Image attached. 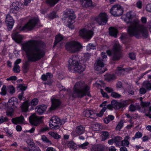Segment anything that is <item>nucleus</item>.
<instances>
[{
	"mask_svg": "<svg viewBox=\"0 0 151 151\" xmlns=\"http://www.w3.org/2000/svg\"><path fill=\"white\" fill-rule=\"evenodd\" d=\"M22 49L27 54L35 57H42L45 54V50L35 46L33 41L24 44L22 45Z\"/></svg>",
	"mask_w": 151,
	"mask_h": 151,
	"instance_id": "1",
	"label": "nucleus"
},
{
	"mask_svg": "<svg viewBox=\"0 0 151 151\" xmlns=\"http://www.w3.org/2000/svg\"><path fill=\"white\" fill-rule=\"evenodd\" d=\"M89 90V87L84 82H77L73 87L72 96L73 97H77L81 98L86 95L90 96Z\"/></svg>",
	"mask_w": 151,
	"mask_h": 151,
	"instance_id": "2",
	"label": "nucleus"
},
{
	"mask_svg": "<svg viewBox=\"0 0 151 151\" xmlns=\"http://www.w3.org/2000/svg\"><path fill=\"white\" fill-rule=\"evenodd\" d=\"M139 22L137 20L135 22H133L128 27L127 32L130 36H134L139 38L147 33V29L144 26L139 25Z\"/></svg>",
	"mask_w": 151,
	"mask_h": 151,
	"instance_id": "3",
	"label": "nucleus"
},
{
	"mask_svg": "<svg viewBox=\"0 0 151 151\" xmlns=\"http://www.w3.org/2000/svg\"><path fill=\"white\" fill-rule=\"evenodd\" d=\"M75 57H71L68 62V68L70 71L73 73H81L85 70V66L75 59Z\"/></svg>",
	"mask_w": 151,
	"mask_h": 151,
	"instance_id": "4",
	"label": "nucleus"
},
{
	"mask_svg": "<svg viewBox=\"0 0 151 151\" xmlns=\"http://www.w3.org/2000/svg\"><path fill=\"white\" fill-rule=\"evenodd\" d=\"M66 49L71 52H76L80 51L82 48L80 44L75 41L68 42L65 45Z\"/></svg>",
	"mask_w": 151,
	"mask_h": 151,
	"instance_id": "5",
	"label": "nucleus"
},
{
	"mask_svg": "<svg viewBox=\"0 0 151 151\" xmlns=\"http://www.w3.org/2000/svg\"><path fill=\"white\" fill-rule=\"evenodd\" d=\"M50 128L52 129H57L60 128L62 123L60 119L57 116H53L52 117L49 122Z\"/></svg>",
	"mask_w": 151,
	"mask_h": 151,
	"instance_id": "6",
	"label": "nucleus"
},
{
	"mask_svg": "<svg viewBox=\"0 0 151 151\" xmlns=\"http://www.w3.org/2000/svg\"><path fill=\"white\" fill-rule=\"evenodd\" d=\"M104 66V60L99 58L95 61L94 65V69L100 73H102L107 70L106 68H103Z\"/></svg>",
	"mask_w": 151,
	"mask_h": 151,
	"instance_id": "7",
	"label": "nucleus"
},
{
	"mask_svg": "<svg viewBox=\"0 0 151 151\" xmlns=\"http://www.w3.org/2000/svg\"><path fill=\"white\" fill-rule=\"evenodd\" d=\"M28 60L25 61L23 64L22 69L23 72L24 73H27L30 68V62H34L40 59L41 57H28Z\"/></svg>",
	"mask_w": 151,
	"mask_h": 151,
	"instance_id": "8",
	"label": "nucleus"
},
{
	"mask_svg": "<svg viewBox=\"0 0 151 151\" xmlns=\"http://www.w3.org/2000/svg\"><path fill=\"white\" fill-rule=\"evenodd\" d=\"M108 16L104 12L100 13L96 18L95 20L100 25L106 24L108 21Z\"/></svg>",
	"mask_w": 151,
	"mask_h": 151,
	"instance_id": "9",
	"label": "nucleus"
},
{
	"mask_svg": "<svg viewBox=\"0 0 151 151\" xmlns=\"http://www.w3.org/2000/svg\"><path fill=\"white\" fill-rule=\"evenodd\" d=\"M110 13L114 16H119L123 14V9L120 5H114L110 9Z\"/></svg>",
	"mask_w": 151,
	"mask_h": 151,
	"instance_id": "10",
	"label": "nucleus"
},
{
	"mask_svg": "<svg viewBox=\"0 0 151 151\" xmlns=\"http://www.w3.org/2000/svg\"><path fill=\"white\" fill-rule=\"evenodd\" d=\"M93 34V32L86 28L81 29L79 31V35L81 37L86 39H91Z\"/></svg>",
	"mask_w": 151,
	"mask_h": 151,
	"instance_id": "11",
	"label": "nucleus"
},
{
	"mask_svg": "<svg viewBox=\"0 0 151 151\" xmlns=\"http://www.w3.org/2000/svg\"><path fill=\"white\" fill-rule=\"evenodd\" d=\"M37 22V20L36 19H31L24 26L20 27L19 28V29L21 31L31 29L35 26Z\"/></svg>",
	"mask_w": 151,
	"mask_h": 151,
	"instance_id": "12",
	"label": "nucleus"
},
{
	"mask_svg": "<svg viewBox=\"0 0 151 151\" xmlns=\"http://www.w3.org/2000/svg\"><path fill=\"white\" fill-rule=\"evenodd\" d=\"M136 14L133 12H127L125 15L122 17V19L127 23H131L132 20L135 17Z\"/></svg>",
	"mask_w": 151,
	"mask_h": 151,
	"instance_id": "13",
	"label": "nucleus"
},
{
	"mask_svg": "<svg viewBox=\"0 0 151 151\" xmlns=\"http://www.w3.org/2000/svg\"><path fill=\"white\" fill-rule=\"evenodd\" d=\"M75 18V15L72 13L66 17V19L68 20V27L71 29H73L74 28V25L73 24L74 22V20Z\"/></svg>",
	"mask_w": 151,
	"mask_h": 151,
	"instance_id": "14",
	"label": "nucleus"
},
{
	"mask_svg": "<svg viewBox=\"0 0 151 151\" xmlns=\"http://www.w3.org/2000/svg\"><path fill=\"white\" fill-rule=\"evenodd\" d=\"M5 22L8 30H11L14 25V21L13 18L10 15L8 14L7 15Z\"/></svg>",
	"mask_w": 151,
	"mask_h": 151,
	"instance_id": "15",
	"label": "nucleus"
},
{
	"mask_svg": "<svg viewBox=\"0 0 151 151\" xmlns=\"http://www.w3.org/2000/svg\"><path fill=\"white\" fill-rule=\"evenodd\" d=\"M40 119L38 116L33 114L29 117V120L31 124L34 126H37L39 124V122Z\"/></svg>",
	"mask_w": 151,
	"mask_h": 151,
	"instance_id": "16",
	"label": "nucleus"
},
{
	"mask_svg": "<svg viewBox=\"0 0 151 151\" xmlns=\"http://www.w3.org/2000/svg\"><path fill=\"white\" fill-rule=\"evenodd\" d=\"M51 101L52 104L51 107L49 109L50 110H55L59 107L61 103V101L59 99L54 98H52Z\"/></svg>",
	"mask_w": 151,
	"mask_h": 151,
	"instance_id": "17",
	"label": "nucleus"
},
{
	"mask_svg": "<svg viewBox=\"0 0 151 151\" xmlns=\"http://www.w3.org/2000/svg\"><path fill=\"white\" fill-rule=\"evenodd\" d=\"M111 103L113 108L116 109H119L121 108L124 107L127 105V103L126 102L120 103L117 102L115 100H112Z\"/></svg>",
	"mask_w": 151,
	"mask_h": 151,
	"instance_id": "18",
	"label": "nucleus"
},
{
	"mask_svg": "<svg viewBox=\"0 0 151 151\" xmlns=\"http://www.w3.org/2000/svg\"><path fill=\"white\" fill-rule=\"evenodd\" d=\"M123 66V65H122V66L121 67H117L116 73L118 75L121 76L123 75V73L124 72H128L133 69L132 68L130 67L123 68H122Z\"/></svg>",
	"mask_w": 151,
	"mask_h": 151,
	"instance_id": "19",
	"label": "nucleus"
},
{
	"mask_svg": "<svg viewBox=\"0 0 151 151\" xmlns=\"http://www.w3.org/2000/svg\"><path fill=\"white\" fill-rule=\"evenodd\" d=\"M85 131V127L81 125L77 126L76 127L74 131H73L72 133H75L76 135H79L84 133Z\"/></svg>",
	"mask_w": 151,
	"mask_h": 151,
	"instance_id": "20",
	"label": "nucleus"
},
{
	"mask_svg": "<svg viewBox=\"0 0 151 151\" xmlns=\"http://www.w3.org/2000/svg\"><path fill=\"white\" fill-rule=\"evenodd\" d=\"M24 118L22 115L19 117L13 118L12 119V122L14 124H24Z\"/></svg>",
	"mask_w": 151,
	"mask_h": 151,
	"instance_id": "21",
	"label": "nucleus"
},
{
	"mask_svg": "<svg viewBox=\"0 0 151 151\" xmlns=\"http://www.w3.org/2000/svg\"><path fill=\"white\" fill-rule=\"evenodd\" d=\"M12 39L17 43L21 42L23 39L22 36L18 33H14L12 35Z\"/></svg>",
	"mask_w": 151,
	"mask_h": 151,
	"instance_id": "22",
	"label": "nucleus"
},
{
	"mask_svg": "<svg viewBox=\"0 0 151 151\" xmlns=\"http://www.w3.org/2000/svg\"><path fill=\"white\" fill-rule=\"evenodd\" d=\"M47 109L46 106H37L35 108L36 112L39 115H41Z\"/></svg>",
	"mask_w": 151,
	"mask_h": 151,
	"instance_id": "23",
	"label": "nucleus"
},
{
	"mask_svg": "<svg viewBox=\"0 0 151 151\" xmlns=\"http://www.w3.org/2000/svg\"><path fill=\"white\" fill-rule=\"evenodd\" d=\"M22 4L18 2H15L13 3L10 6V9L13 11H17L21 8V6Z\"/></svg>",
	"mask_w": 151,
	"mask_h": 151,
	"instance_id": "24",
	"label": "nucleus"
},
{
	"mask_svg": "<svg viewBox=\"0 0 151 151\" xmlns=\"http://www.w3.org/2000/svg\"><path fill=\"white\" fill-rule=\"evenodd\" d=\"M104 150L103 146L100 145H92L91 148V151H103Z\"/></svg>",
	"mask_w": 151,
	"mask_h": 151,
	"instance_id": "25",
	"label": "nucleus"
},
{
	"mask_svg": "<svg viewBox=\"0 0 151 151\" xmlns=\"http://www.w3.org/2000/svg\"><path fill=\"white\" fill-rule=\"evenodd\" d=\"M29 140H28L27 142L29 145L32 148V151H40V150L39 147L35 146V144L32 141L29 142Z\"/></svg>",
	"mask_w": 151,
	"mask_h": 151,
	"instance_id": "26",
	"label": "nucleus"
},
{
	"mask_svg": "<svg viewBox=\"0 0 151 151\" xmlns=\"http://www.w3.org/2000/svg\"><path fill=\"white\" fill-rule=\"evenodd\" d=\"M29 104L27 101H25L20 106L22 111L23 112H26L28 111Z\"/></svg>",
	"mask_w": 151,
	"mask_h": 151,
	"instance_id": "27",
	"label": "nucleus"
},
{
	"mask_svg": "<svg viewBox=\"0 0 151 151\" xmlns=\"http://www.w3.org/2000/svg\"><path fill=\"white\" fill-rule=\"evenodd\" d=\"M130 138V137L128 135L125 136L124 139L122 141V146L128 147L129 144V142L128 140Z\"/></svg>",
	"mask_w": 151,
	"mask_h": 151,
	"instance_id": "28",
	"label": "nucleus"
},
{
	"mask_svg": "<svg viewBox=\"0 0 151 151\" xmlns=\"http://www.w3.org/2000/svg\"><path fill=\"white\" fill-rule=\"evenodd\" d=\"M114 142L116 146H122V138L119 136L116 137L114 139Z\"/></svg>",
	"mask_w": 151,
	"mask_h": 151,
	"instance_id": "29",
	"label": "nucleus"
},
{
	"mask_svg": "<svg viewBox=\"0 0 151 151\" xmlns=\"http://www.w3.org/2000/svg\"><path fill=\"white\" fill-rule=\"evenodd\" d=\"M52 77L53 76L51 73H47L46 74H43L42 76L41 79L42 81H45L52 78Z\"/></svg>",
	"mask_w": 151,
	"mask_h": 151,
	"instance_id": "30",
	"label": "nucleus"
},
{
	"mask_svg": "<svg viewBox=\"0 0 151 151\" xmlns=\"http://www.w3.org/2000/svg\"><path fill=\"white\" fill-rule=\"evenodd\" d=\"M104 78L105 80L109 82L115 79L116 78V77L114 75L106 74L104 75Z\"/></svg>",
	"mask_w": 151,
	"mask_h": 151,
	"instance_id": "31",
	"label": "nucleus"
},
{
	"mask_svg": "<svg viewBox=\"0 0 151 151\" xmlns=\"http://www.w3.org/2000/svg\"><path fill=\"white\" fill-rule=\"evenodd\" d=\"M117 32V30L116 28L113 27H111L109 28V34L111 36L116 37Z\"/></svg>",
	"mask_w": 151,
	"mask_h": 151,
	"instance_id": "32",
	"label": "nucleus"
},
{
	"mask_svg": "<svg viewBox=\"0 0 151 151\" xmlns=\"http://www.w3.org/2000/svg\"><path fill=\"white\" fill-rule=\"evenodd\" d=\"M142 85L143 87L147 90H151V82L148 81H145L143 83Z\"/></svg>",
	"mask_w": 151,
	"mask_h": 151,
	"instance_id": "33",
	"label": "nucleus"
},
{
	"mask_svg": "<svg viewBox=\"0 0 151 151\" xmlns=\"http://www.w3.org/2000/svg\"><path fill=\"white\" fill-rule=\"evenodd\" d=\"M48 134L52 137L57 140L59 139L61 137V136L56 132H49Z\"/></svg>",
	"mask_w": 151,
	"mask_h": 151,
	"instance_id": "34",
	"label": "nucleus"
},
{
	"mask_svg": "<svg viewBox=\"0 0 151 151\" xmlns=\"http://www.w3.org/2000/svg\"><path fill=\"white\" fill-rule=\"evenodd\" d=\"M94 115L93 111L91 110H87L85 111V116L86 117L93 118Z\"/></svg>",
	"mask_w": 151,
	"mask_h": 151,
	"instance_id": "35",
	"label": "nucleus"
},
{
	"mask_svg": "<svg viewBox=\"0 0 151 151\" xmlns=\"http://www.w3.org/2000/svg\"><path fill=\"white\" fill-rule=\"evenodd\" d=\"M63 39V37L62 35L59 34L56 35L55 37L54 46H55L58 43L61 41Z\"/></svg>",
	"mask_w": 151,
	"mask_h": 151,
	"instance_id": "36",
	"label": "nucleus"
},
{
	"mask_svg": "<svg viewBox=\"0 0 151 151\" xmlns=\"http://www.w3.org/2000/svg\"><path fill=\"white\" fill-rule=\"evenodd\" d=\"M114 119V117L112 115H109L107 117L105 118L104 120L105 123L108 124L110 121H112Z\"/></svg>",
	"mask_w": 151,
	"mask_h": 151,
	"instance_id": "37",
	"label": "nucleus"
},
{
	"mask_svg": "<svg viewBox=\"0 0 151 151\" xmlns=\"http://www.w3.org/2000/svg\"><path fill=\"white\" fill-rule=\"evenodd\" d=\"M102 140L104 141L109 137V133L107 131H103L102 132Z\"/></svg>",
	"mask_w": 151,
	"mask_h": 151,
	"instance_id": "38",
	"label": "nucleus"
},
{
	"mask_svg": "<svg viewBox=\"0 0 151 151\" xmlns=\"http://www.w3.org/2000/svg\"><path fill=\"white\" fill-rule=\"evenodd\" d=\"M121 49V47L119 45V42L117 41H116L114 46V50L117 52L119 51Z\"/></svg>",
	"mask_w": 151,
	"mask_h": 151,
	"instance_id": "39",
	"label": "nucleus"
},
{
	"mask_svg": "<svg viewBox=\"0 0 151 151\" xmlns=\"http://www.w3.org/2000/svg\"><path fill=\"white\" fill-rule=\"evenodd\" d=\"M60 0H47V2L51 6H53Z\"/></svg>",
	"mask_w": 151,
	"mask_h": 151,
	"instance_id": "40",
	"label": "nucleus"
},
{
	"mask_svg": "<svg viewBox=\"0 0 151 151\" xmlns=\"http://www.w3.org/2000/svg\"><path fill=\"white\" fill-rule=\"evenodd\" d=\"M91 1V0H81V4L83 6L85 7L88 6Z\"/></svg>",
	"mask_w": 151,
	"mask_h": 151,
	"instance_id": "41",
	"label": "nucleus"
},
{
	"mask_svg": "<svg viewBox=\"0 0 151 151\" xmlns=\"http://www.w3.org/2000/svg\"><path fill=\"white\" fill-rule=\"evenodd\" d=\"M38 102L39 101L37 99L34 98L31 101V105L32 106H35L37 104Z\"/></svg>",
	"mask_w": 151,
	"mask_h": 151,
	"instance_id": "42",
	"label": "nucleus"
},
{
	"mask_svg": "<svg viewBox=\"0 0 151 151\" xmlns=\"http://www.w3.org/2000/svg\"><path fill=\"white\" fill-rule=\"evenodd\" d=\"M41 139L43 142L48 143L50 145L52 144V143L51 141L48 139L44 135H42V136Z\"/></svg>",
	"mask_w": 151,
	"mask_h": 151,
	"instance_id": "43",
	"label": "nucleus"
},
{
	"mask_svg": "<svg viewBox=\"0 0 151 151\" xmlns=\"http://www.w3.org/2000/svg\"><path fill=\"white\" fill-rule=\"evenodd\" d=\"M93 128L95 130L99 131L102 129L103 127L99 124H96L93 125Z\"/></svg>",
	"mask_w": 151,
	"mask_h": 151,
	"instance_id": "44",
	"label": "nucleus"
},
{
	"mask_svg": "<svg viewBox=\"0 0 151 151\" xmlns=\"http://www.w3.org/2000/svg\"><path fill=\"white\" fill-rule=\"evenodd\" d=\"M14 110L12 108L8 109L6 112V115L8 116H12L13 114Z\"/></svg>",
	"mask_w": 151,
	"mask_h": 151,
	"instance_id": "45",
	"label": "nucleus"
},
{
	"mask_svg": "<svg viewBox=\"0 0 151 151\" xmlns=\"http://www.w3.org/2000/svg\"><path fill=\"white\" fill-rule=\"evenodd\" d=\"M17 87L19 88L20 90L23 91L27 89V86H25L24 84H19L17 86Z\"/></svg>",
	"mask_w": 151,
	"mask_h": 151,
	"instance_id": "46",
	"label": "nucleus"
},
{
	"mask_svg": "<svg viewBox=\"0 0 151 151\" xmlns=\"http://www.w3.org/2000/svg\"><path fill=\"white\" fill-rule=\"evenodd\" d=\"M96 49V46L92 44H89L86 46V50L88 51H89L90 49L94 50Z\"/></svg>",
	"mask_w": 151,
	"mask_h": 151,
	"instance_id": "47",
	"label": "nucleus"
},
{
	"mask_svg": "<svg viewBox=\"0 0 151 151\" xmlns=\"http://www.w3.org/2000/svg\"><path fill=\"white\" fill-rule=\"evenodd\" d=\"M142 136V134L139 132H137L134 137H132V139L133 140L135 139L136 138H141Z\"/></svg>",
	"mask_w": 151,
	"mask_h": 151,
	"instance_id": "48",
	"label": "nucleus"
},
{
	"mask_svg": "<svg viewBox=\"0 0 151 151\" xmlns=\"http://www.w3.org/2000/svg\"><path fill=\"white\" fill-rule=\"evenodd\" d=\"M123 125V122L122 120L120 121L118 124H117L116 127V130H120L121 129Z\"/></svg>",
	"mask_w": 151,
	"mask_h": 151,
	"instance_id": "49",
	"label": "nucleus"
},
{
	"mask_svg": "<svg viewBox=\"0 0 151 151\" xmlns=\"http://www.w3.org/2000/svg\"><path fill=\"white\" fill-rule=\"evenodd\" d=\"M150 104V102H146L141 101V105L143 108L147 107L149 106Z\"/></svg>",
	"mask_w": 151,
	"mask_h": 151,
	"instance_id": "50",
	"label": "nucleus"
},
{
	"mask_svg": "<svg viewBox=\"0 0 151 151\" xmlns=\"http://www.w3.org/2000/svg\"><path fill=\"white\" fill-rule=\"evenodd\" d=\"M13 70L14 73H19L20 71V67L19 65H14Z\"/></svg>",
	"mask_w": 151,
	"mask_h": 151,
	"instance_id": "51",
	"label": "nucleus"
},
{
	"mask_svg": "<svg viewBox=\"0 0 151 151\" xmlns=\"http://www.w3.org/2000/svg\"><path fill=\"white\" fill-rule=\"evenodd\" d=\"M111 96L115 98H119L121 97V95L117 93L114 92H112L111 94Z\"/></svg>",
	"mask_w": 151,
	"mask_h": 151,
	"instance_id": "52",
	"label": "nucleus"
},
{
	"mask_svg": "<svg viewBox=\"0 0 151 151\" xmlns=\"http://www.w3.org/2000/svg\"><path fill=\"white\" fill-rule=\"evenodd\" d=\"M7 93L6 88L5 85H4L1 89V92L0 93V94L2 95H5Z\"/></svg>",
	"mask_w": 151,
	"mask_h": 151,
	"instance_id": "53",
	"label": "nucleus"
},
{
	"mask_svg": "<svg viewBox=\"0 0 151 151\" xmlns=\"http://www.w3.org/2000/svg\"><path fill=\"white\" fill-rule=\"evenodd\" d=\"M120 59V57H111L110 59V63H114Z\"/></svg>",
	"mask_w": 151,
	"mask_h": 151,
	"instance_id": "54",
	"label": "nucleus"
},
{
	"mask_svg": "<svg viewBox=\"0 0 151 151\" xmlns=\"http://www.w3.org/2000/svg\"><path fill=\"white\" fill-rule=\"evenodd\" d=\"M8 91L11 94H12L15 92V89L13 86H10L8 87Z\"/></svg>",
	"mask_w": 151,
	"mask_h": 151,
	"instance_id": "55",
	"label": "nucleus"
},
{
	"mask_svg": "<svg viewBox=\"0 0 151 151\" xmlns=\"http://www.w3.org/2000/svg\"><path fill=\"white\" fill-rule=\"evenodd\" d=\"M68 147L70 148L75 149L76 147V145L72 142H70L68 144Z\"/></svg>",
	"mask_w": 151,
	"mask_h": 151,
	"instance_id": "56",
	"label": "nucleus"
},
{
	"mask_svg": "<svg viewBox=\"0 0 151 151\" xmlns=\"http://www.w3.org/2000/svg\"><path fill=\"white\" fill-rule=\"evenodd\" d=\"M106 109V107H103L101 110L100 112L99 113L97 114V115L99 117H101L103 115L104 112L105 111Z\"/></svg>",
	"mask_w": 151,
	"mask_h": 151,
	"instance_id": "57",
	"label": "nucleus"
},
{
	"mask_svg": "<svg viewBox=\"0 0 151 151\" xmlns=\"http://www.w3.org/2000/svg\"><path fill=\"white\" fill-rule=\"evenodd\" d=\"M8 120V119L7 117H3V116L0 117V124L2 123L7 122Z\"/></svg>",
	"mask_w": 151,
	"mask_h": 151,
	"instance_id": "58",
	"label": "nucleus"
},
{
	"mask_svg": "<svg viewBox=\"0 0 151 151\" xmlns=\"http://www.w3.org/2000/svg\"><path fill=\"white\" fill-rule=\"evenodd\" d=\"M136 109V106L133 104H131L129 107V110L131 112L134 111Z\"/></svg>",
	"mask_w": 151,
	"mask_h": 151,
	"instance_id": "59",
	"label": "nucleus"
},
{
	"mask_svg": "<svg viewBox=\"0 0 151 151\" xmlns=\"http://www.w3.org/2000/svg\"><path fill=\"white\" fill-rule=\"evenodd\" d=\"M24 92L23 91H22L21 93L18 96V98L20 100H25V98L23 96Z\"/></svg>",
	"mask_w": 151,
	"mask_h": 151,
	"instance_id": "60",
	"label": "nucleus"
},
{
	"mask_svg": "<svg viewBox=\"0 0 151 151\" xmlns=\"http://www.w3.org/2000/svg\"><path fill=\"white\" fill-rule=\"evenodd\" d=\"M146 92V90L144 87L141 88L139 89V93L141 94H145Z\"/></svg>",
	"mask_w": 151,
	"mask_h": 151,
	"instance_id": "61",
	"label": "nucleus"
},
{
	"mask_svg": "<svg viewBox=\"0 0 151 151\" xmlns=\"http://www.w3.org/2000/svg\"><path fill=\"white\" fill-rule=\"evenodd\" d=\"M136 6L139 9H141L142 6V1H138L136 3Z\"/></svg>",
	"mask_w": 151,
	"mask_h": 151,
	"instance_id": "62",
	"label": "nucleus"
},
{
	"mask_svg": "<svg viewBox=\"0 0 151 151\" xmlns=\"http://www.w3.org/2000/svg\"><path fill=\"white\" fill-rule=\"evenodd\" d=\"M89 143L88 142H86L79 146V147L82 149L86 148V147L88 145Z\"/></svg>",
	"mask_w": 151,
	"mask_h": 151,
	"instance_id": "63",
	"label": "nucleus"
},
{
	"mask_svg": "<svg viewBox=\"0 0 151 151\" xmlns=\"http://www.w3.org/2000/svg\"><path fill=\"white\" fill-rule=\"evenodd\" d=\"M146 10L149 12H151V4H148L146 6Z\"/></svg>",
	"mask_w": 151,
	"mask_h": 151,
	"instance_id": "64",
	"label": "nucleus"
}]
</instances>
